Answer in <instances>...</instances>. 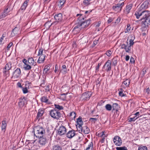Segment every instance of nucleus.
I'll list each match as a JSON object with an SVG mask.
<instances>
[{"label":"nucleus","mask_w":150,"mask_h":150,"mask_svg":"<svg viewBox=\"0 0 150 150\" xmlns=\"http://www.w3.org/2000/svg\"><path fill=\"white\" fill-rule=\"evenodd\" d=\"M29 1V0H26L25 1L21 8V10H24L25 9L26 7L28 5V3Z\"/></svg>","instance_id":"26"},{"label":"nucleus","mask_w":150,"mask_h":150,"mask_svg":"<svg viewBox=\"0 0 150 150\" xmlns=\"http://www.w3.org/2000/svg\"><path fill=\"white\" fill-rule=\"evenodd\" d=\"M10 11V8L9 7V6H7L6 7V8L5 9L4 11V12L3 13V15H5V17L9 13Z\"/></svg>","instance_id":"28"},{"label":"nucleus","mask_w":150,"mask_h":150,"mask_svg":"<svg viewBox=\"0 0 150 150\" xmlns=\"http://www.w3.org/2000/svg\"><path fill=\"white\" fill-rule=\"evenodd\" d=\"M11 67V63L9 62L4 67V70L3 71L4 73L6 74L7 72H8V70H9Z\"/></svg>","instance_id":"14"},{"label":"nucleus","mask_w":150,"mask_h":150,"mask_svg":"<svg viewBox=\"0 0 150 150\" xmlns=\"http://www.w3.org/2000/svg\"><path fill=\"white\" fill-rule=\"evenodd\" d=\"M131 27H130V25L128 24L127 25V27L126 29V30L125 31V33H127L129 32L130 30Z\"/></svg>","instance_id":"52"},{"label":"nucleus","mask_w":150,"mask_h":150,"mask_svg":"<svg viewBox=\"0 0 150 150\" xmlns=\"http://www.w3.org/2000/svg\"><path fill=\"white\" fill-rule=\"evenodd\" d=\"M112 18H109L108 21V23H110L112 21Z\"/></svg>","instance_id":"63"},{"label":"nucleus","mask_w":150,"mask_h":150,"mask_svg":"<svg viewBox=\"0 0 150 150\" xmlns=\"http://www.w3.org/2000/svg\"><path fill=\"white\" fill-rule=\"evenodd\" d=\"M119 95L120 96H121V97H123L125 96L124 94L122 92L119 93Z\"/></svg>","instance_id":"61"},{"label":"nucleus","mask_w":150,"mask_h":150,"mask_svg":"<svg viewBox=\"0 0 150 150\" xmlns=\"http://www.w3.org/2000/svg\"><path fill=\"white\" fill-rule=\"evenodd\" d=\"M21 74V70L19 68H17L13 73V78L15 79H17L20 77Z\"/></svg>","instance_id":"10"},{"label":"nucleus","mask_w":150,"mask_h":150,"mask_svg":"<svg viewBox=\"0 0 150 150\" xmlns=\"http://www.w3.org/2000/svg\"><path fill=\"white\" fill-rule=\"evenodd\" d=\"M13 45V43L12 42H10L9 43V44L8 45L7 47V48L8 50H9V49L11 47V46Z\"/></svg>","instance_id":"56"},{"label":"nucleus","mask_w":150,"mask_h":150,"mask_svg":"<svg viewBox=\"0 0 150 150\" xmlns=\"http://www.w3.org/2000/svg\"><path fill=\"white\" fill-rule=\"evenodd\" d=\"M82 29L81 27H80L79 24H78L74 27L73 29V31L74 32H78Z\"/></svg>","instance_id":"24"},{"label":"nucleus","mask_w":150,"mask_h":150,"mask_svg":"<svg viewBox=\"0 0 150 150\" xmlns=\"http://www.w3.org/2000/svg\"><path fill=\"white\" fill-rule=\"evenodd\" d=\"M139 117H136V116H134L133 117L130 118L129 119L128 121L129 122H131L132 121H134L137 120Z\"/></svg>","instance_id":"43"},{"label":"nucleus","mask_w":150,"mask_h":150,"mask_svg":"<svg viewBox=\"0 0 150 150\" xmlns=\"http://www.w3.org/2000/svg\"><path fill=\"white\" fill-rule=\"evenodd\" d=\"M77 124H82L83 122L82 121L81 117H79L77 120Z\"/></svg>","instance_id":"44"},{"label":"nucleus","mask_w":150,"mask_h":150,"mask_svg":"<svg viewBox=\"0 0 150 150\" xmlns=\"http://www.w3.org/2000/svg\"><path fill=\"white\" fill-rule=\"evenodd\" d=\"M54 18L57 22H60L62 20V14L61 13H60L57 15H56L54 16Z\"/></svg>","instance_id":"15"},{"label":"nucleus","mask_w":150,"mask_h":150,"mask_svg":"<svg viewBox=\"0 0 150 150\" xmlns=\"http://www.w3.org/2000/svg\"><path fill=\"white\" fill-rule=\"evenodd\" d=\"M90 23V19L86 20L84 22L81 21V23H79V24L81 27L82 29L84 28L87 27Z\"/></svg>","instance_id":"9"},{"label":"nucleus","mask_w":150,"mask_h":150,"mask_svg":"<svg viewBox=\"0 0 150 150\" xmlns=\"http://www.w3.org/2000/svg\"><path fill=\"white\" fill-rule=\"evenodd\" d=\"M142 22L145 25V26H148L150 25V15H148V16L146 17L144 21H142Z\"/></svg>","instance_id":"13"},{"label":"nucleus","mask_w":150,"mask_h":150,"mask_svg":"<svg viewBox=\"0 0 150 150\" xmlns=\"http://www.w3.org/2000/svg\"><path fill=\"white\" fill-rule=\"evenodd\" d=\"M35 135L38 138L42 137L45 134V131L44 128L41 126H36L34 128Z\"/></svg>","instance_id":"1"},{"label":"nucleus","mask_w":150,"mask_h":150,"mask_svg":"<svg viewBox=\"0 0 150 150\" xmlns=\"http://www.w3.org/2000/svg\"><path fill=\"white\" fill-rule=\"evenodd\" d=\"M65 1V0H60L58 5L61 6H62L64 4Z\"/></svg>","instance_id":"48"},{"label":"nucleus","mask_w":150,"mask_h":150,"mask_svg":"<svg viewBox=\"0 0 150 150\" xmlns=\"http://www.w3.org/2000/svg\"><path fill=\"white\" fill-rule=\"evenodd\" d=\"M28 61L29 64L30 65H35V64H34V61L33 59L32 58H29L28 60Z\"/></svg>","instance_id":"29"},{"label":"nucleus","mask_w":150,"mask_h":150,"mask_svg":"<svg viewBox=\"0 0 150 150\" xmlns=\"http://www.w3.org/2000/svg\"><path fill=\"white\" fill-rule=\"evenodd\" d=\"M70 87L67 84H65L61 88V90L64 91L68 92L70 89Z\"/></svg>","instance_id":"20"},{"label":"nucleus","mask_w":150,"mask_h":150,"mask_svg":"<svg viewBox=\"0 0 150 150\" xmlns=\"http://www.w3.org/2000/svg\"><path fill=\"white\" fill-rule=\"evenodd\" d=\"M54 106L56 108H57L59 110H61L63 109V107L59 105L55 104Z\"/></svg>","instance_id":"47"},{"label":"nucleus","mask_w":150,"mask_h":150,"mask_svg":"<svg viewBox=\"0 0 150 150\" xmlns=\"http://www.w3.org/2000/svg\"><path fill=\"white\" fill-rule=\"evenodd\" d=\"M19 29L17 27H16L14 28L13 30L12 33L11 34V36L13 37L16 35L18 33Z\"/></svg>","instance_id":"18"},{"label":"nucleus","mask_w":150,"mask_h":150,"mask_svg":"<svg viewBox=\"0 0 150 150\" xmlns=\"http://www.w3.org/2000/svg\"><path fill=\"white\" fill-rule=\"evenodd\" d=\"M130 83V81L129 79H127L125 81H124L123 83L125 85L127 86H128Z\"/></svg>","instance_id":"42"},{"label":"nucleus","mask_w":150,"mask_h":150,"mask_svg":"<svg viewBox=\"0 0 150 150\" xmlns=\"http://www.w3.org/2000/svg\"><path fill=\"white\" fill-rule=\"evenodd\" d=\"M45 55H41L40 56L38 61V63L39 64L43 63L45 59Z\"/></svg>","instance_id":"19"},{"label":"nucleus","mask_w":150,"mask_h":150,"mask_svg":"<svg viewBox=\"0 0 150 150\" xmlns=\"http://www.w3.org/2000/svg\"><path fill=\"white\" fill-rule=\"evenodd\" d=\"M62 69L60 70V72H61L63 74H65L67 73V69L65 65H63L62 66Z\"/></svg>","instance_id":"30"},{"label":"nucleus","mask_w":150,"mask_h":150,"mask_svg":"<svg viewBox=\"0 0 150 150\" xmlns=\"http://www.w3.org/2000/svg\"><path fill=\"white\" fill-rule=\"evenodd\" d=\"M134 39H131L129 40V46H130L131 47V46L133 45L134 44V42H133Z\"/></svg>","instance_id":"51"},{"label":"nucleus","mask_w":150,"mask_h":150,"mask_svg":"<svg viewBox=\"0 0 150 150\" xmlns=\"http://www.w3.org/2000/svg\"><path fill=\"white\" fill-rule=\"evenodd\" d=\"M67 135V137L71 138L75 135V131L74 130L70 131L68 132Z\"/></svg>","instance_id":"16"},{"label":"nucleus","mask_w":150,"mask_h":150,"mask_svg":"<svg viewBox=\"0 0 150 150\" xmlns=\"http://www.w3.org/2000/svg\"><path fill=\"white\" fill-rule=\"evenodd\" d=\"M24 68L25 70H28L30 69H31V67L30 65L25 64H24Z\"/></svg>","instance_id":"41"},{"label":"nucleus","mask_w":150,"mask_h":150,"mask_svg":"<svg viewBox=\"0 0 150 150\" xmlns=\"http://www.w3.org/2000/svg\"><path fill=\"white\" fill-rule=\"evenodd\" d=\"M112 108H113V110H117L118 109L119 107L118 104L117 103H114L113 104L112 106Z\"/></svg>","instance_id":"33"},{"label":"nucleus","mask_w":150,"mask_h":150,"mask_svg":"<svg viewBox=\"0 0 150 150\" xmlns=\"http://www.w3.org/2000/svg\"><path fill=\"white\" fill-rule=\"evenodd\" d=\"M132 6V4H130L127 5L126 6V8L125 10V11L128 14L129 13L130 10L131 9Z\"/></svg>","instance_id":"22"},{"label":"nucleus","mask_w":150,"mask_h":150,"mask_svg":"<svg viewBox=\"0 0 150 150\" xmlns=\"http://www.w3.org/2000/svg\"><path fill=\"white\" fill-rule=\"evenodd\" d=\"M112 53V52L110 50H108L106 52V54L107 56L108 57H110L111 55V54Z\"/></svg>","instance_id":"50"},{"label":"nucleus","mask_w":150,"mask_h":150,"mask_svg":"<svg viewBox=\"0 0 150 150\" xmlns=\"http://www.w3.org/2000/svg\"><path fill=\"white\" fill-rule=\"evenodd\" d=\"M91 0H84L83 1V4L85 6H87L91 4L90 1Z\"/></svg>","instance_id":"39"},{"label":"nucleus","mask_w":150,"mask_h":150,"mask_svg":"<svg viewBox=\"0 0 150 150\" xmlns=\"http://www.w3.org/2000/svg\"><path fill=\"white\" fill-rule=\"evenodd\" d=\"M111 62L110 60H108L104 66V68H106L105 70L107 71H110L111 69Z\"/></svg>","instance_id":"12"},{"label":"nucleus","mask_w":150,"mask_h":150,"mask_svg":"<svg viewBox=\"0 0 150 150\" xmlns=\"http://www.w3.org/2000/svg\"><path fill=\"white\" fill-rule=\"evenodd\" d=\"M121 48L122 49H124L126 52H129L131 51V47L129 46L128 42H127V44H122L121 45Z\"/></svg>","instance_id":"8"},{"label":"nucleus","mask_w":150,"mask_h":150,"mask_svg":"<svg viewBox=\"0 0 150 150\" xmlns=\"http://www.w3.org/2000/svg\"><path fill=\"white\" fill-rule=\"evenodd\" d=\"M50 69V65L48 64L45 66L44 68L43 73L45 74L48 73Z\"/></svg>","instance_id":"23"},{"label":"nucleus","mask_w":150,"mask_h":150,"mask_svg":"<svg viewBox=\"0 0 150 150\" xmlns=\"http://www.w3.org/2000/svg\"><path fill=\"white\" fill-rule=\"evenodd\" d=\"M105 108L107 110L110 111L112 110V107L111 105L107 104L105 106Z\"/></svg>","instance_id":"36"},{"label":"nucleus","mask_w":150,"mask_h":150,"mask_svg":"<svg viewBox=\"0 0 150 150\" xmlns=\"http://www.w3.org/2000/svg\"><path fill=\"white\" fill-rule=\"evenodd\" d=\"M93 146V144L92 142H90L87 147L86 150H89L90 149H92Z\"/></svg>","instance_id":"38"},{"label":"nucleus","mask_w":150,"mask_h":150,"mask_svg":"<svg viewBox=\"0 0 150 150\" xmlns=\"http://www.w3.org/2000/svg\"><path fill=\"white\" fill-rule=\"evenodd\" d=\"M52 150H62V148L60 146L55 145L53 146Z\"/></svg>","instance_id":"31"},{"label":"nucleus","mask_w":150,"mask_h":150,"mask_svg":"<svg viewBox=\"0 0 150 150\" xmlns=\"http://www.w3.org/2000/svg\"><path fill=\"white\" fill-rule=\"evenodd\" d=\"M23 91L24 93H26L28 92V90L26 88H23Z\"/></svg>","instance_id":"57"},{"label":"nucleus","mask_w":150,"mask_h":150,"mask_svg":"<svg viewBox=\"0 0 150 150\" xmlns=\"http://www.w3.org/2000/svg\"><path fill=\"white\" fill-rule=\"evenodd\" d=\"M27 104V101L25 97H21L19 99L18 105L20 108H22Z\"/></svg>","instance_id":"5"},{"label":"nucleus","mask_w":150,"mask_h":150,"mask_svg":"<svg viewBox=\"0 0 150 150\" xmlns=\"http://www.w3.org/2000/svg\"><path fill=\"white\" fill-rule=\"evenodd\" d=\"M97 119L96 118H90L89 119V121H91V122H93L94 123H95L96 121H97Z\"/></svg>","instance_id":"54"},{"label":"nucleus","mask_w":150,"mask_h":150,"mask_svg":"<svg viewBox=\"0 0 150 150\" xmlns=\"http://www.w3.org/2000/svg\"><path fill=\"white\" fill-rule=\"evenodd\" d=\"M118 59L117 57H115L112 59V65L114 66H116L117 63Z\"/></svg>","instance_id":"34"},{"label":"nucleus","mask_w":150,"mask_h":150,"mask_svg":"<svg viewBox=\"0 0 150 150\" xmlns=\"http://www.w3.org/2000/svg\"><path fill=\"white\" fill-rule=\"evenodd\" d=\"M80 15V17H79L78 18V20H79L80 21L81 20V19H82L83 20H84V18H83V17H81V16H82V14H77L76 15V16H79Z\"/></svg>","instance_id":"55"},{"label":"nucleus","mask_w":150,"mask_h":150,"mask_svg":"<svg viewBox=\"0 0 150 150\" xmlns=\"http://www.w3.org/2000/svg\"><path fill=\"white\" fill-rule=\"evenodd\" d=\"M130 62L131 63H133L134 62V58L133 57H131L130 59Z\"/></svg>","instance_id":"58"},{"label":"nucleus","mask_w":150,"mask_h":150,"mask_svg":"<svg viewBox=\"0 0 150 150\" xmlns=\"http://www.w3.org/2000/svg\"><path fill=\"white\" fill-rule=\"evenodd\" d=\"M76 114L74 112H71L70 113L69 116L71 117V119H74L76 117Z\"/></svg>","instance_id":"40"},{"label":"nucleus","mask_w":150,"mask_h":150,"mask_svg":"<svg viewBox=\"0 0 150 150\" xmlns=\"http://www.w3.org/2000/svg\"><path fill=\"white\" fill-rule=\"evenodd\" d=\"M6 33H4L3 34L2 36V37L0 39V44H1L2 43V41L4 39V38H5L6 37Z\"/></svg>","instance_id":"45"},{"label":"nucleus","mask_w":150,"mask_h":150,"mask_svg":"<svg viewBox=\"0 0 150 150\" xmlns=\"http://www.w3.org/2000/svg\"><path fill=\"white\" fill-rule=\"evenodd\" d=\"M124 5V2H122L121 3H119L115 4V6H113L112 8L115 11L120 12L122 8Z\"/></svg>","instance_id":"4"},{"label":"nucleus","mask_w":150,"mask_h":150,"mask_svg":"<svg viewBox=\"0 0 150 150\" xmlns=\"http://www.w3.org/2000/svg\"><path fill=\"white\" fill-rule=\"evenodd\" d=\"M82 125L80 124H77L76 125V127L77 130L79 132H82Z\"/></svg>","instance_id":"32"},{"label":"nucleus","mask_w":150,"mask_h":150,"mask_svg":"<svg viewBox=\"0 0 150 150\" xmlns=\"http://www.w3.org/2000/svg\"><path fill=\"white\" fill-rule=\"evenodd\" d=\"M66 128L64 126H60L58 130V134L62 135L66 134Z\"/></svg>","instance_id":"11"},{"label":"nucleus","mask_w":150,"mask_h":150,"mask_svg":"<svg viewBox=\"0 0 150 150\" xmlns=\"http://www.w3.org/2000/svg\"><path fill=\"white\" fill-rule=\"evenodd\" d=\"M41 100L42 102L47 103H49L48 102V99L46 97L43 96L41 98Z\"/></svg>","instance_id":"35"},{"label":"nucleus","mask_w":150,"mask_h":150,"mask_svg":"<svg viewBox=\"0 0 150 150\" xmlns=\"http://www.w3.org/2000/svg\"><path fill=\"white\" fill-rule=\"evenodd\" d=\"M40 138V139L39 140V143L40 144L42 145L45 144L46 142V139L45 138H42V137H41V138Z\"/></svg>","instance_id":"27"},{"label":"nucleus","mask_w":150,"mask_h":150,"mask_svg":"<svg viewBox=\"0 0 150 150\" xmlns=\"http://www.w3.org/2000/svg\"><path fill=\"white\" fill-rule=\"evenodd\" d=\"M43 113L44 111L43 110H39L37 114V117L39 118L42 116Z\"/></svg>","instance_id":"37"},{"label":"nucleus","mask_w":150,"mask_h":150,"mask_svg":"<svg viewBox=\"0 0 150 150\" xmlns=\"http://www.w3.org/2000/svg\"><path fill=\"white\" fill-rule=\"evenodd\" d=\"M138 150H147V148L146 146H142L139 147L138 148Z\"/></svg>","instance_id":"49"},{"label":"nucleus","mask_w":150,"mask_h":150,"mask_svg":"<svg viewBox=\"0 0 150 150\" xmlns=\"http://www.w3.org/2000/svg\"><path fill=\"white\" fill-rule=\"evenodd\" d=\"M113 141L114 143L117 146H119L122 144L121 139L118 136H115L113 139Z\"/></svg>","instance_id":"7"},{"label":"nucleus","mask_w":150,"mask_h":150,"mask_svg":"<svg viewBox=\"0 0 150 150\" xmlns=\"http://www.w3.org/2000/svg\"><path fill=\"white\" fill-rule=\"evenodd\" d=\"M50 115L53 118L58 119L61 117V113L60 112L56 110H52L50 111Z\"/></svg>","instance_id":"3"},{"label":"nucleus","mask_w":150,"mask_h":150,"mask_svg":"<svg viewBox=\"0 0 150 150\" xmlns=\"http://www.w3.org/2000/svg\"><path fill=\"white\" fill-rule=\"evenodd\" d=\"M117 150H127V149L125 146H123L122 147H117L116 148Z\"/></svg>","instance_id":"46"},{"label":"nucleus","mask_w":150,"mask_h":150,"mask_svg":"<svg viewBox=\"0 0 150 150\" xmlns=\"http://www.w3.org/2000/svg\"><path fill=\"white\" fill-rule=\"evenodd\" d=\"M149 4L148 1H145L141 5L139 9L140 10L141 9H146L148 8Z\"/></svg>","instance_id":"17"},{"label":"nucleus","mask_w":150,"mask_h":150,"mask_svg":"<svg viewBox=\"0 0 150 150\" xmlns=\"http://www.w3.org/2000/svg\"><path fill=\"white\" fill-rule=\"evenodd\" d=\"M57 67H58L57 65V64H56L55 65V69L54 70V72L55 73H57Z\"/></svg>","instance_id":"62"},{"label":"nucleus","mask_w":150,"mask_h":150,"mask_svg":"<svg viewBox=\"0 0 150 150\" xmlns=\"http://www.w3.org/2000/svg\"><path fill=\"white\" fill-rule=\"evenodd\" d=\"M6 126L7 124L6 123V121L5 120L3 121L2 123L1 129L4 132H5V131Z\"/></svg>","instance_id":"25"},{"label":"nucleus","mask_w":150,"mask_h":150,"mask_svg":"<svg viewBox=\"0 0 150 150\" xmlns=\"http://www.w3.org/2000/svg\"><path fill=\"white\" fill-rule=\"evenodd\" d=\"M92 93L91 92H87L83 93L81 96L82 98L85 100H87L89 99L91 96Z\"/></svg>","instance_id":"6"},{"label":"nucleus","mask_w":150,"mask_h":150,"mask_svg":"<svg viewBox=\"0 0 150 150\" xmlns=\"http://www.w3.org/2000/svg\"><path fill=\"white\" fill-rule=\"evenodd\" d=\"M104 133L103 132H102L101 133H100L99 134H98V135L99 136H100L101 137H103V135H104Z\"/></svg>","instance_id":"59"},{"label":"nucleus","mask_w":150,"mask_h":150,"mask_svg":"<svg viewBox=\"0 0 150 150\" xmlns=\"http://www.w3.org/2000/svg\"><path fill=\"white\" fill-rule=\"evenodd\" d=\"M83 131V132L85 134H88L90 132L89 128L86 125H85L82 127V131Z\"/></svg>","instance_id":"21"},{"label":"nucleus","mask_w":150,"mask_h":150,"mask_svg":"<svg viewBox=\"0 0 150 150\" xmlns=\"http://www.w3.org/2000/svg\"><path fill=\"white\" fill-rule=\"evenodd\" d=\"M120 20H121V18H120L119 17L117 19V20H116L117 23H119L120 22Z\"/></svg>","instance_id":"64"},{"label":"nucleus","mask_w":150,"mask_h":150,"mask_svg":"<svg viewBox=\"0 0 150 150\" xmlns=\"http://www.w3.org/2000/svg\"><path fill=\"white\" fill-rule=\"evenodd\" d=\"M149 14V11H142L140 10L137 11L135 15L137 19L139 18L140 17H141V21L144 20L146 17Z\"/></svg>","instance_id":"2"},{"label":"nucleus","mask_w":150,"mask_h":150,"mask_svg":"<svg viewBox=\"0 0 150 150\" xmlns=\"http://www.w3.org/2000/svg\"><path fill=\"white\" fill-rule=\"evenodd\" d=\"M43 50L42 49H40L39 51L38 56H41V55H44L42 54Z\"/></svg>","instance_id":"53"},{"label":"nucleus","mask_w":150,"mask_h":150,"mask_svg":"<svg viewBox=\"0 0 150 150\" xmlns=\"http://www.w3.org/2000/svg\"><path fill=\"white\" fill-rule=\"evenodd\" d=\"M129 56L128 55H127L126 56L125 60L126 61H128L129 60Z\"/></svg>","instance_id":"60"}]
</instances>
